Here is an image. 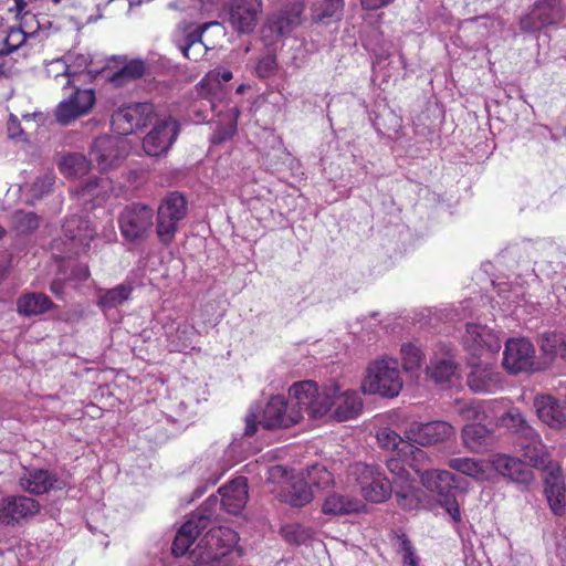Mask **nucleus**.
<instances>
[{
    "label": "nucleus",
    "mask_w": 566,
    "mask_h": 566,
    "mask_svg": "<svg viewBox=\"0 0 566 566\" xmlns=\"http://www.w3.org/2000/svg\"><path fill=\"white\" fill-rule=\"evenodd\" d=\"M422 486L437 496L439 505L453 523L462 521L458 496L464 494L469 483L465 478L447 470L431 469L420 473Z\"/></svg>",
    "instance_id": "nucleus-5"
},
{
    "label": "nucleus",
    "mask_w": 566,
    "mask_h": 566,
    "mask_svg": "<svg viewBox=\"0 0 566 566\" xmlns=\"http://www.w3.org/2000/svg\"><path fill=\"white\" fill-rule=\"evenodd\" d=\"M20 486L32 495H43L67 488V481L44 468H29L19 479Z\"/></svg>",
    "instance_id": "nucleus-22"
},
{
    "label": "nucleus",
    "mask_w": 566,
    "mask_h": 566,
    "mask_svg": "<svg viewBox=\"0 0 566 566\" xmlns=\"http://www.w3.org/2000/svg\"><path fill=\"white\" fill-rule=\"evenodd\" d=\"M129 148V143L124 137L101 135L92 142L88 154L98 170L106 172L126 158Z\"/></svg>",
    "instance_id": "nucleus-12"
},
{
    "label": "nucleus",
    "mask_w": 566,
    "mask_h": 566,
    "mask_svg": "<svg viewBox=\"0 0 566 566\" xmlns=\"http://www.w3.org/2000/svg\"><path fill=\"white\" fill-rule=\"evenodd\" d=\"M71 252L70 261L64 259H60L57 255H54L60 272H65L69 281H85L90 277L91 272L88 265L85 262L80 261V255L75 250H69Z\"/></svg>",
    "instance_id": "nucleus-41"
},
{
    "label": "nucleus",
    "mask_w": 566,
    "mask_h": 566,
    "mask_svg": "<svg viewBox=\"0 0 566 566\" xmlns=\"http://www.w3.org/2000/svg\"><path fill=\"white\" fill-rule=\"evenodd\" d=\"M220 505V497L216 494H211L198 509L196 513L190 515V518H195L196 523L201 527H207L210 523L217 506Z\"/></svg>",
    "instance_id": "nucleus-47"
},
{
    "label": "nucleus",
    "mask_w": 566,
    "mask_h": 566,
    "mask_svg": "<svg viewBox=\"0 0 566 566\" xmlns=\"http://www.w3.org/2000/svg\"><path fill=\"white\" fill-rule=\"evenodd\" d=\"M402 367L406 371H413L421 367L423 353L412 343H405L400 347Z\"/></svg>",
    "instance_id": "nucleus-46"
},
{
    "label": "nucleus",
    "mask_w": 566,
    "mask_h": 566,
    "mask_svg": "<svg viewBox=\"0 0 566 566\" xmlns=\"http://www.w3.org/2000/svg\"><path fill=\"white\" fill-rule=\"evenodd\" d=\"M405 250H378L377 258L381 259V263L374 265V271L376 273H381L391 269L396 261L403 258Z\"/></svg>",
    "instance_id": "nucleus-50"
},
{
    "label": "nucleus",
    "mask_w": 566,
    "mask_h": 566,
    "mask_svg": "<svg viewBox=\"0 0 566 566\" xmlns=\"http://www.w3.org/2000/svg\"><path fill=\"white\" fill-rule=\"evenodd\" d=\"M217 493L220 495V505L224 511L238 515L245 507L249 499L248 479L242 475L237 476L220 486Z\"/></svg>",
    "instance_id": "nucleus-27"
},
{
    "label": "nucleus",
    "mask_w": 566,
    "mask_h": 566,
    "mask_svg": "<svg viewBox=\"0 0 566 566\" xmlns=\"http://www.w3.org/2000/svg\"><path fill=\"white\" fill-rule=\"evenodd\" d=\"M62 229L66 240L71 243L70 248H91V242L96 235L91 222L78 216L66 219Z\"/></svg>",
    "instance_id": "nucleus-30"
},
{
    "label": "nucleus",
    "mask_w": 566,
    "mask_h": 566,
    "mask_svg": "<svg viewBox=\"0 0 566 566\" xmlns=\"http://www.w3.org/2000/svg\"><path fill=\"white\" fill-rule=\"evenodd\" d=\"M492 430L481 422L467 423L462 428V438L470 448L488 444Z\"/></svg>",
    "instance_id": "nucleus-43"
},
{
    "label": "nucleus",
    "mask_w": 566,
    "mask_h": 566,
    "mask_svg": "<svg viewBox=\"0 0 566 566\" xmlns=\"http://www.w3.org/2000/svg\"><path fill=\"white\" fill-rule=\"evenodd\" d=\"M155 118V107L151 103H130L117 108L111 118L112 132L118 137L136 134L147 127Z\"/></svg>",
    "instance_id": "nucleus-10"
},
{
    "label": "nucleus",
    "mask_w": 566,
    "mask_h": 566,
    "mask_svg": "<svg viewBox=\"0 0 566 566\" xmlns=\"http://www.w3.org/2000/svg\"><path fill=\"white\" fill-rule=\"evenodd\" d=\"M564 19L562 0H536L531 10L520 19L523 33L536 34L543 29L558 24Z\"/></svg>",
    "instance_id": "nucleus-14"
},
{
    "label": "nucleus",
    "mask_w": 566,
    "mask_h": 566,
    "mask_svg": "<svg viewBox=\"0 0 566 566\" xmlns=\"http://www.w3.org/2000/svg\"><path fill=\"white\" fill-rule=\"evenodd\" d=\"M344 7V0H323L311 8L312 22L325 27L338 23L343 19Z\"/></svg>",
    "instance_id": "nucleus-35"
},
{
    "label": "nucleus",
    "mask_w": 566,
    "mask_h": 566,
    "mask_svg": "<svg viewBox=\"0 0 566 566\" xmlns=\"http://www.w3.org/2000/svg\"><path fill=\"white\" fill-rule=\"evenodd\" d=\"M238 542V533L228 526L210 528L189 552L191 566H231L242 555Z\"/></svg>",
    "instance_id": "nucleus-4"
},
{
    "label": "nucleus",
    "mask_w": 566,
    "mask_h": 566,
    "mask_svg": "<svg viewBox=\"0 0 566 566\" xmlns=\"http://www.w3.org/2000/svg\"><path fill=\"white\" fill-rule=\"evenodd\" d=\"M544 493L551 511L563 516L566 513V484L559 473L551 471L545 475Z\"/></svg>",
    "instance_id": "nucleus-32"
},
{
    "label": "nucleus",
    "mask_w": 566,
    "mask_h": 566,
    "mask_svg": "<svg viewBox=\"0 0 566 566\" xmlns=\"http://www.w3.org/2000/svg\"><path fill=\"white\" fill-rule=\"evenodd\" d=\"M67 282L69 280L65 272L59 271L57 276L50 283V291L57 300H65V286Z\"/></svg>",
    "instance_id": "nucleus-55"
},
{
    "label": "nucleus",
    "mask_w": 566,
    "mask_h": 566,
    "mask_svg": "<svg viewBox=\"0 0 566 566\" xmlns=\"http://www.w3.org/2000/svg\"><path fill=\"white\" fill-rule=\"evenodd\" d=\"M377 440L381 448L390 449V450H398L399 452H410L412 451V444L408 439L402 438L400 434H398L396 431L391 429H384L377 433Z\"/></svg>",
    "instance_id": "nucleus-44"
},
{
    "label": "nucleus",
    "mask_w": 566,
    "mask_h": 566,
    "mask_svg": "<svg viewBox=\"0 0 566 566\" xmlns=\"http://www.w3.org/2000/svg\"><path fill=\"white\" fill-rule=\"evenodd\" d=\"M55 307L52 300L40 292L23 293L17 300V312L23 317L39 316Z\"/></svg>",
    "instance_id": "nucleus-33"
},
{
    "label": "nucleus",
    "mask_w": 566,
    "mask_h": 566,
    "mask_svg": "<svg viewBox=\"0 0 566 566\" xmlns=\"http://www.w3.org/2000/svg\"><path fill=\"white\" fill-rule=\"evenodd\" d=\"M332 473L322 464L308 465L302 478L292 480L280 492L281 502L291 507L302 509L314 499V489L324 490L333 483Z\"/></svg>",
    "instance_id": "nucleus-7"
},
{
    "label": "nucleus",
    "mask_w": 566,
    "mask_h": 566,
    "mask_svg": "<svg viewBox=\"0 0 566 566\" xmlns=\"http://www.w3.org/2000/svg\"><path fill=\"white\" fill-rule=\"evenodd\" d=\"M123 237L130 242L146 239L154 226V212L145 203L134 202L127 205L118 217Z\"/></svg>",
    "instance_id": "nucleus-13"
},
{
    "label": "nucleus",
    "mask_w": 566,
    "mask_h": 566,
    "mask_svg": "<svg viewBox=\"0 0 566 566\" xmlns=\"http://www.w3.org/2000/svg\"><path fill=\"white\" fill-rule=\"evenodd\" d=\"M537 344L544 355L545 368L557 357L566 359V337L562 333L545 332L538 336Z\"/></svg>",
    "instance_id": "nucleus-37"
},
{
    "label": "nucleus",
    "mask_w": 566,
    "mask_h": 566,
    "mask_svg": "<svg viewBox=\"0 0 566 566\" xmlns=\"http://www.w3.org/2000/svg\"><path fill=\"white\" fill-rule=\"evenodd\" d=\"M399 367L398 359L387 356L369 363L361 382V391L386 399L398 397L403 386Z\"/></svg>",
    "instance_id": "nucleus-6"
},
{
    "label": "nucleus",
    "mask_w": 566,
    "mask_h": 566,
    "mask_svg": "<svg viewBox=\"0 0 566 566\" xmlns=\"http://www.w3.org/2000/svg\"><path fill=\"white\" fill-rule=\"evenodd\" d=\"M95 104L96 95L93 88L76 87L66 99L59 103L55 109V119L59 124L69 126L77 118L87 115Z\"/></svg>",
    "instance_id": "nucleus-19"
},
{
    "label": "nucleus",
    "mask_w": 566,
    "mask_h": 566,
    "mask_svg": "<svg viewBox=\"0 0 566 566\" xmlns=\"http://www.w3.org/2000/svg\"><path fill=\"white\" fill-rule=\"evenodd\" d=\"M398 551L402 553H407V551L413 548L411 541L406 534H401L398 536Z\"/></svg>",
    "instance_id": "nucleus-63"
},
{
    "label": "nucleus",
    "mask_w": 566,
    "mask_h": 566,
    "mask_svg": "<svg viewBox=\"0 0 566 566\" xmlns=\"http://www.w3.org/2000/svg\"><path fill=\"white\" fill-rule=\"evenodd\" d=\"M11 266L12 255L8 253V250H0V283L4 280Z\"/></svg>",
    "instance_id": "nucleus-58"
},
{
    "label": "nucleus",
    "mask_w": 566,
    "mask_h": 566,
    "mask_svg": "<svg viewBox=\"0 0 566 566\" xmlns=\"http://www.w3.org/2000/svg\"><path fill=\"white\" fill-rule=\"evenodd\" d=\"M211 76L218 82V84H223L231 81L233 74L229 69L218 67L212 71Z\"/></svg>",
    "instance_id": "nucleus-60"
},
{
    "label": "nucleus",
    "mask_w": 566,
    "mask_h": 566,
    "mask_svg": "<svg viewBox=\"0 0 566 566\" xmlns=\"http://www.w3.org/2000/svg\"><path fill=\"white\" fill-rule=\"evenodd\" d=\"M38 500L24 495H9L0 501V523L4 526H20L40 513Z\"/></svg>",
    "instance_id": "nucleus-16"
},
{
    "label": "nucleus",
    "mask_w": 566,
    "mask_h": 566,
    "mask_svg": "<svg viewBox=\"0 0 566 566\" xmlns=\"http://www.w3.org/2000/svg\"><path fill=\"white\" fill-rule=\"evenodd\" d=\"M360 482L364 499L371 503H384L392 496L396 474L389 479L377 465H366Z\"/></svg>",
    "instance_id": "nucleus-20"
},
{
    "label": "nucleus",
    "mask_w": 566,
    "mask_h": 566,
    "mask_svg": "<svg viewBox=\"0 0 566 566\" xmlns=\"http://www.w3.org/2000/svg\"><path fill=\"white\" fill-rule=\"evenodd\" d=\"M402 559L406 566H418L419 564V558L416 555L415 548L407 551V553H402Z\"/></svg>",
    "instance_id": "nucleus-62"
},
{
    "label": "nucleus",
    "mask_w": 566,
    "mask_h": 566,
    "mask_svg": "<svg viewBox=\"0 0 566 566\" xmlns=\"http://www.w3.org/2000/svg\"><path fill=\"white\" fill-rule=\"evenodd\" d=\"M426 376L440 389H449L455 386L460 379L458 365L450 358L440 357L430 359L426 367Z\"/></svg>",
    "instance_id": "nucleus-28"
},
{
    "label": "nucleus",
    "mask_w": 566,
    "mask_h": 566,
    "mask_svg": "<svg viewBox=\"0 0 566 566\" xmlns=\"http://www.w3.org/2000/svg\"><path fill=\"white\" fill-rule=\"evenodd\" d=\"M304 10L305 6L303 2H293L285 6L280 11L268 17L263 32L269 31L277 38L291 35L302 24Z\"/></svg>",
    "instance_id": "nucleus-24"
},
{
    "label": "nucleus",
    "mask_w": 566,
    "mask_h": 566,
    "mask_svg": "<svg viewBox=\"0 0 566 566\" xmlns=\"http://www.w3.org/2000/svg\"><path fill=\"white\" fill-rule=\"evenodd\" d=\"M279 70V63L276 53L272 50H269L265 55H263L255 65V74L259 78L266 80L274 74H276Z\"/></svg>",
    "instance_id": "nucleus-48"
},
{
    "label": "nucleus",
    "mask_w": 566,
    "mask_h": 566,
    "mask_svg": "<svg viewBox=\"0 0 566 566\" xmlns=\"http://www.w3.org/2000/svg\"><path fill=\"white\" fill-rule=\"evenodd\" d=\"M181 132L179 120L172 116L159 118L145 135L142 148L146 156L160 159L167 157Z\"/></svg>",
    "instance_id": "nucleus-11"
},
{
    "label": "nucleus",
    "mask_w": 566,
    "mask_h": 566,
    "mask_svg": "<svg viewBox=\"0 0 566 566\" xmlns=\"http://www.w3.org/2000/svg\"><path fill=\"white\" fill-rule=\"evenodd\" d=\"M284 536L289 543L295 544V545L304 544L307 538L306 531L298 524L293 525L290 528H286Z\"/></svg>",
    "instance_id": "nucleus-56"
},
{
    "label": "nucleus",
    "mask_w": 566,
    "mask_h": 566,
    "mask_svg": "<svg viewBox=\"0 0 566 566\" xmlns=\"http://www.w3.org/2000/svg\"><path fill=\"white\" fill-rule=\"evenodd\" d=\"M212 484H210L206 481L198 480L197 486L195 488L191 496L186 501L187 504H190V503L195 502L197 499L201 497L207 492L208 488Z\"/></svg>",
    "instance_id": "nucleus-61"
},
{
    "label": "nucleus",
    "mask_w": 566,
    "mask_h": 566,
    "mask_svg": "<svg viewBox=\"0 0 566 566\" xmlns=\"http://www.w3.org/2000/svg\"><path fill=\"white\" fill-rule=\"evenodd\" d=\"M471 371L468 375V386L475 394H491L499 385V374L485 360L470 359Z\"/></svg>",
    "instance_id": "nucleus-29"
},
{
    "label": "nucleus",
    "mask_w": 566,
    "mask_h": 566,
    "mask_svg": "<svg viewBox=\"0 0 566 566\" xmlns=\"http://www.w3.org/2000/svg\"><path fill=\"white\" fill-rule=\"evenodd\" d=\"M413 482L411 474L405 469L396 474L392 495L397 505L405 511L418 510L422 503L423 491Z\"/></svg>",
    "instance_id": "nucleus-26"
},
{
    "label": "nucleus",
    "mask_w": 566,
    "mask_h": 566,
    "mask_svg": "<svg viewBox=\"0 0 566 566\" xmlns=\"http://www.w3.org/2000/svg\"><path fill=\"white\" fill-rule=\"evenodd\" d=\"M27 39V34L19 28H11L8 35L2 40L0 59L18 51Z\"/></svg>",
    "instance_id": "nucleus-49"
},
{
    "label": "nucleus",
    "mask_w": 566,
    "mask_h": 566,
    "mask_svg": "<svg viewBox=\"0 0 566 566\" xmlns=\"http://www.w3.org/2000/svg\"><path fill=\"white\" fill-rule=\"evenodd\" d=\"M454 434L455 430L453 426L443 420L428 422L413 421L406 430V439L412 444V450L417 449L415 444L429 447L451 440Z\"/></svg>",
    "instance_id": "nucleus-18"
},
{
    "label": "nucleus",
    "mask_w": 566,
    "mask_h": 566,
    "mask_svg": "<svg viewBox=\"0 0 566 566\" xmlns=\"http://www.w3.org/2000/svg\"><path fill=\"white\" fill-rule=\"evenodd\" d=\"M261 416V427L264 430L290 428L300 422L304 408L297 412L287 413V400L282 395L271 396L264 406H255Z\"/></svg>",
    "instance_id": "nucleus-17"
},
{
    "label": "nucleus",
    "mask_w": 566,
    "mask_h": 566,
    "mask_svg": "<svg viewBox=\"0 0 566 566\" xmlns=\"http://www.w3.org/2000/svg\"><path fill=\"white\" fill-rule=\"evenodd\" d=\"M531 461L532 465L518 458L500 453L489 462L467 457L451 458L448 467L460 473V476H470L479 482L491 481L497 474L510 483L527 486L534 480L533 467L544 463L538 455L532 457Z\"/></svg>",
    "instance_id": "nucleus-2"
},
{
    "label": "nucleus",
    "mask_w": 566,
    "mask_h": 566,
    "mask_svg": "<svg viewBox=\"0 0 566 566\" xmlns=\"http://www.w3.org/2000/svg\"><path fill=\"white\" fill-rule=\"evenodd\" d=\"M534 408L537 417L546 424L555 429L566 427V415L559 400L549 395L536 396Z\"/></svg>",
    "instance_id": "nucleus-31"
},
{
    "label": "nucleus",
    "mask_w": 566,
    "mask_h": 566,
    "mask_svg": "<svg viewBox=\"0 0 566 566\" xmlns=\"http://www.w3.org/2000/svg\"><path fill=\"white\" fill-rule=\"evenodd\" d=\"M13 63L9 64V61L0 63V78H10L13 75Z\"/></svg>",
    "instance_id": "nucleus-64"
},
{
    "label": "nucleus",
    "mask_w": 566,
    "mask_h": 566,
    "mask_svg": "<svg viewBox=\"0 0 566 566\" xmlns=\"http://www.w3.org/2000/svg\"><path fill=\"white\" fill-rule=\"evenodd\" d=\"M13 229L19 237H29L40 226V219L34 212L18 211L13 217Z\"/></svg>",
    "instance_id": "nucleus-45"
},
{
    "label": "nucleus",
    "mask_w": 566,
    "mask_h": 566,
    "mask_svg": "<svg viewBox=\"0 0 566 566\" xmlns=\"http://www.w3.org/2000/svg\"><path fill=\"white\" fill-rule=\"evenodd\" d=\"M207 29L208 24L206 23L180 22L171 34V41L186 59L200 61L208 52V46L202 41Z\"/></svg>",
    "instance_id": "nucleus-15"
},
{
    "label": "nucleus",
    "mask_w": 566,
    "mask_h": 566,
    "mask_svg": "<svg viewBox=\"0 0 566 566\" xmlns=\"http://www.w3.org/2000/svg\"><path fill=\"white\" fill-rule=\"evenodd\" d=\"M363 506L364 504L356 499L333 492L325 497L322 513L331 516H345L359 513Z\"/></svg>",
    "instance_id": "nucleus-34"
},
{
    "label": "nucleus",
    "mask_w": 566,
    "mask_h": 566,
    "mask_svg": "<svg viewBox=\"0 0 566 566\" xmlns=\"http://www.w3.org/2000/svg\"><path fill=\"white\" fill-rule=\"evenodd\" d=\"M188 214V198L181 191H168L161 199L156 217V234L160 243L170 244Z\"/></svg>",
    "instance_id": "nucleus-8"
},
{
    "label": "nucleus",
    "mask_w": 566,
    "mask_h": 566,
    "mask_svg": "<svg viewBox=\"0 0 566 566\" xmlns=\"http://www.w3.org/2000/svg\"><path fill=\"white\" fill-rule=\"evenodd\" d=\"M148 72L146 62L139 57L127 61L122 67L112 71L106 78L116 87L124 86L129 81L144 77Z\"/></svg>",
    "instance_id": "nucleus-38"
},
{
    "label": "nucleus",
    "mask_w": 566,
    "mask_h": 566,
    "mask_svg": "<svg viewBox=\"0 0 566 566\" xmlns=\"http://www.w3.org/2000/svg\"><path fill=\"white\" fill-rule=\"evenodd\" d=\"M133 292L129 284L120 283L112 289L99 290L96 305L103 311H109L126 302Z\"/></svg>",
    "instance_id": "nucleus-40"
},
{
    "label": "nucleus",
    "mask_w": 566,
    "mask_h": 566,
    "mask_svg": "<svg viewBox=\"0 0 566 566\" xmlns=\"http://www.w3.org/2000/svg\"><path fill=\"white\" fill-rule=\"evenodd\" d=\"M240 115L241 112L237 106L230 107L227 112V122L218 124L210 137L211 143L214 145H221L237 135Z\"/></svg>",
    "instance_id": "nucleus-42"
},
{
    "label": "nucleus",
    "mask_w": 566,
    "mask_h": 566,
    "mask_svg": "<svg viewBox=\"0 0 566 566\" xmlns=\"http://www.w3.org/2000/svg\"><path fill=\"white\" fill-rule=\"evenodd\" d=\"M93 164L91 157L87 158L80 153H67L59 163L61 172L80 179L72 191L86 206V209L101 206L108 197L111 189V181L106 177L95 175L85 177Z\"/></svg>",
    "instance_id": "nucleus-3"
},
{
    "label": "nucleus",
    "mask_w": 566,
    "mask_h": 566,
    "mask_svg": "<svg viewBox=\"0 0 566 566\" xmlns=\"http://www.w3.org/2000/svg\"><path fill=\"white\" fill-rule=\"evenodd\" d=\"M394 0H360V6L364 10L376 11L388 7Z\"/></svg>",
    "instance_id": "nucleus-59"
},
{
    "label": "nucleus",
    "mask_w": 566,
    "mask_h": 566,
    "mask_svg": "<svg viewBox=\"0 0 566 566\" xmlns=\"http://www.w3.org/2000/svg\"><path fill=\"white\" fill-rule=\"evenodd\" d=\"M463 343L471 355V359L475 360H483L484 355L497 354L502 347L500 338L491 329L473 323L467 324V335Z\"/></svg>",
    "instance_id": "nucleus-23"
},
{
    "label": "nucleus",
    "mask_w": 566,
    "mask_h": 566,
    "mask_svg": "<svg viewBox=\"0 0 566 566\" xmlns=\"http://www.w3.org/2000/svg\"><path fill=\"white\" fill-rule=\"evenodd\" d=\"M54 180L50 176H40L35 178L30 188V195L34 199H42L52 190Z\"/></svg>",
    "instance_id": "nucleus-51"
},
{
    "label": "nucleus",
    "mask_w": 566,
    "mask_h": 566,
    "mask_svg": "<svg viewBox=\"0 0 566 566\" xmlns=\"http://www.w3.org/2000/svg\"><path fill=\"white\" fill-rule=\"evenodd\" d=\"M261 426L260 413L256 408L251 407L249 413L245 416V427L243 434L245 437H253L259 427Z\"/></svg>",
    "instance_id": "nucleus-54"
},
{
    "label": "nucleus",
    "mask_w": 566,
    "mask_h": 566,
    "mask_svg": "<svg viewBox=\"0 0 566 566\" xmlns=\"http://www.w3.org/2000/svg\"><path fill=\"white\" fill-rule=\"evenodd\" d=\"M502 365L510 375H517L522 371L535 373L545 369V364L536 359L533 343L525 337L506 339Z\"/></svg>",
    "instance_id": "nucleus-9"
},
{
    "label": "nucleus",
    "mask_w": 566,
    "mask_h": 566,
    "mask_svg": "<svg viewBox=\"0 0 566 566\" xmlns=\"http://www.w3.org/2000/svg\"><path fill=\"white\" fill-rule=\"evenodd\" d=\"M261 8V0H231L226 7L228 22L238 33L249 34L258 24Z\"/></svg>",
    "instance_id": "nucleus-21"
},
{
    "label": "nucleus",
    "mask_w": 566,
    "mask_h": 566,
    "mask_svg": "<svg viewBox=\"0 0 566 566\" xmlns=\"http://www.w3.org/2000/svg\"><path fill=\"white\" fill-rule=\"evenodd\" d=\"M190 471L197 476L198 480L206 481L216 485L224 473V468L221 465L216 457L207 454L196 461Z\"/></svg>",
    "instance_id": "nucleus-39"
},
{
    "label": "nucleus",
    "mask_w": 566,
    "mask_h": 566,
    "mask_svg": "<svg viewBox=\"0 0 566 566\" xmlns=\"http://www.w3.org/2000/svg\"><path fill=\"white\" fill-rule=\"evenodd\" d=\"M203 530L205 527L199 526L195 518L189 517L176 532L171 544V554L175 557L186 555Z\"/></svg>",
    "instance_id": "nucleus-36"
},
{
    "label": "nucleus",
    "mask_w": 566,
    "mask_h": 566,
    "mask_svg": "<svg viewBox=\"0 0 566 566\" xmlns=\"http://www.w3.org/2000/svg\"><path fill=\"white\" fill-rule=\"evenodd\" d=\"M55 62L64 64L65 70L63 74L66 75L69 80L85 74L88 76L90 82H94L108 70V65L94 69V57L91 54L77 53L74 48L69 50Z\"/></svg>",
    "instance_id": "nucleus-25"
},
{
    "label": "nucleus",
    "mask_w": 566,
    "mask_h": 566,
    "mask_svg": "<svg viewBox=\"0 0 566 566\" xmlns=\"http://www.w3.org/2000/svg\"><path fill=\"white\" fill-rule=\"evenodd\" d=\"M502 422L504 426L514 429L517 432H522L525 429H528V426L526 423V420L522 416V413L518 411V409H511L509 410L503 417Z\"/></svg>",
    "instance_id": "nucleus-52"
},
{
    "label": "nucleus",
    "mask_w": 566,
    "mask_h": 566,
    "mask_svg": "<svg viewBox=\"0 0 566 566\" xmlns=\"http://www.w3.org/2000/svg\"><path fill=\"white\" fill-rule=\"evenodd\" d=\"M8 137L15 142H24L27 140L25 133L21 127L20 120L13 114L9 116L7 123Z\"/></svg>",
    "instance_id": "nucleus-53"
},
{
    "label": "nucleus",
    "mask_w": 566,
    "mask_h": 566,
    "mask_svg": "<svg viewBox=\"0 0 566 566\" xmlns=\"http://www.w3.org/2000/svg\"><path fill=\"white\" fill-rule=\"evenodd\" d=\"M289 394L313 420L329 417L336 422H345L358 418L364 408L357 391H343L336 382L319 388L312 380L300 381L290 387Z\"/></svg>",
    "instance_id": "nucleus-1"
},
{
    "label": "nucleus",
    "mask_w": 566,
    "mask_h": 566,
    "mask_svg": "<svg viewBox=\"0 0 566 566\" xmlns=\"http://www.w3.org/2000/svg\"><path fill=\"white\" fill-rule=\"evenodd\" d=\"M563 242L556 241L553 238H541V237L526 238V237H523L520 239H515L511 244H512V247H517L521 244H536V245H541V247H547V245H554V244L560 245Z\"/></svg>",
    "instance_id": "nucleus-57"
}]
</instances>
